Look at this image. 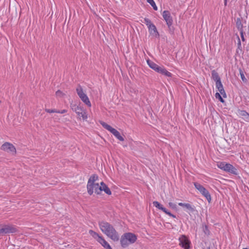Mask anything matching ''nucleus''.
Wrapping results in <instances>:
<instances>
[{
  "mask_svg": "<svg viewBox=\"0 0 249 249\" xmlns=\"http://www.w3.org/2000/svg\"><path fill=\"white\" fill-rule=\"evenodd\" d=\"M240 73L241 78L242 80L243 81H246V78L245 77V75H244L243 72L241 71H240Z\"/></svg>",
  "mask_w": 249,
  "mask_h": 249,
  "instance_id": "obj_37",
  "label": "nucleus"
},
{
  "mask_svg": "<svg viewBox=\"0 0 249 249\" xmlns=\"http://www.w3.org/2000/svg\"><path fill=\"white\" fill-rule=\"evenodd\" d=\"M99 122L104 128H106L110 132L111 130H112L113 129V127H112L110 125H108L105 122H104L102 121H100Z\"/></svg>",
  "mask_w": 249,
  "mask_h": 249,
  "instance_id": "obj_23",
  "label": "nucleus"
},
{
  "mask_svg": "<svg viewBox=\"0 0 249 249\" xmlns=\"http://www.w3.org/2000/svg\"><path fill=\"white\" fill-rule=\"evenodd\" d=\"M216 88L217 89V90L219 91L221 95L225 98L227 97L226 92L224 90L223 85L221 83V81L217 82L215 83Z\"/></svg>",
  "mask_w": 249,
  "mask_h": 249,
  "instance_id": "obj_13",
  "label": "nucleus"
},
{
  "mask_svg": "<svg viewBox=\"0 0 249 249\" xmlns=\"http://www.w3.org/2000/svg\"><path fill=\"white\" fill-rule=\"evenodd\" d=\"M0 149L14 155L16 154V149L14 145L8 142H4L1 146Z\"/></svg>",
  "mask_w": 249,
  "mask_h": 249,
  "instance_id": "obj_8",
  "label": "nucleus"
},
{
  "mask_svg": "<svg viewBox=\"0 0 249 249\" xmlns=\"http://www.w3.org/2000/svg\"><path fill=\"white\" fill-rule=\"evenodd\" d=\"M100 243L102 246L106 249H112L109 244L105 240L103 237H100Z\"/></svg>",
  "mask_w": 249,
  "mask_h": 249,
  "instance_id": "obj_18",
  "label": "nucleus"
},
{
  "mask_svg": "<svg viewBox=\"0 0 249 249\" xmlns=\"http://www.w3.org/2000/svg\"><path fill=\"white\" fill-rule=\"evenodd\" d=\"M79 111L76 112L77 114V116L79 119H82L83 120H87L88 118V114L87 112L85 111L86 110H79Z\"/></svg>",
  "mask_w": 249,
  "mask_h": 249,
  "instance_id": "obj_15",
  "label": "nucleus"
},
{
  "mask_svg": "<svg viewBox=\"0 0 249 249\" xmlns=\"http://www.w3.org/2000/svg\"><path fill=\"white\" fill-rule=\"evenodd\" d=\"M45 110L49 113L56 112V113L63 114V113L66 112V110Z\"/></svg>",
  "mask_w": 249,
  "mask_h": 249,
  "instance_id": "obj_25",
  "label": "nucleus"
},
{
  "mask_svg": "<svg viewBox=\"0 0 249 249\" xmlns=\"http://www.w3.org/2000/svg\"><path fill=\"white\" fill-rule=\"evenodd\" d=\"M99 226L101 231L112 240L118 241L119 240L118 232L110 223L104 221H99Z\"/></svg>",
  "mask_w": 249,
  "mask_h": 249,
  "instance_id": "obj_1",
  "label": "nucleus"
},
{
  "mask_svg": "<svg viewBox=\"0 0 249 249\" xmlns=\"http://www.w3.org/2000/svg\"><path fill=\"white\" fill-rule=\"evenodd\" d=\"M170 216L172 217L173 218H175L176 217V215L173 214H172V213H171V214L170 215Z\"/></svg>",
  "mask_w": 249,
  "mask_h": 249,
  "instance_id": "obj_41",
  "label": "nucleus"
},
{
  "mask_svg": "<svg viewBox=\"0 0 249 249\" xmlns=\"http://www.w3.org/2000/svg\"><path fill=\"white\" fill-rule=\"evenodd\" d=\"M178 205L183 207L184 206V205H185V203H182V202H180V203H178Z\"/></svg>",
  "mask_w": 249,
  "mask_h": 249,
  "instance_id": "obj_40",
  "label": "nucleus"
},
{
  "mask_svg": "<svg viewBox=\"0 0 249 249\" xmlns=\"http://www.w3.org/2000/svg\"><path fill=\"white\" fill-rule=\"evenodd\" d=\"M110 132L112 134H113L114 135V136L120 141H124V138L121 135L120 132L115 128H113V129L111 130Z\"/></svg>",
  "mask_w": 249,
  "mask_h": 249,
  "instance_id": "obj_17",
  "label": "nucleus"
},
{
  "mask_svg": "<svg viewBox=\"0 0 249 249\" xmlns=\"http://www.w3.org/2000/svg\"><path fill=\"white\" fill-rule=\"evenodd\" d=\"M236 26L239 31H243L242 20L240 18H237L236 20Z\"/></svg>",
  "mask_w": 249,
  "mask_h": 249,
  "instance_id": "obj_21",
  "label": "nucleus"
},
{
  "mask_svg": "<svg viewBox=\"0 0 249 249\" xmlns=\"http://www.w3.org/2000/svg\"><path fill=\"white\" fill-rule=\"evenodd\" d=\"M224 171L233 175H238L237 170L230 163H227Z\"/></svg>",
  "mask_w": 249,
  "mask_h": 249,
  "instance_id": "obj_11",
  "label": "nucleus"
},
{
  "mask_svg": "<svg viewBox=\"0 0 249 249\" xmlns=\"http://www.w3.org/2000/svg\"><path fill=\"white\" fill-rule=\"evenodd\" d=\"M194 185L195 188L199 191L202 195L206 197L208 201L210 203L211 201V196L209 191L202 185L197 182H195Z\"/></svg>",
  "mask_w": 249,
  "mask_h": 249,
  "instance_id": "obj_6",
  "label": "nucleus"
},
{
  "mask_svg": "<svg viewBox=\"0 0 249 249\" xmlns=\"http://www.w3.org/2000/svg\"><path fill=\"white\" fill-rule=\"evenodd\" d=\"M203 231L206 235H209L210 234V231L208 229V226L206 225H204L203 227Z\"/></svg>",
  "mask_w": 249,
  "mask_h": 249,
  "instance_id": "obj_29",
  "label": "nucleus"
},
{
  "mask_svg": "<svg viewBox=\"0 0 249 249\" xmlns=\"http://www.w3.org/2000/svg\"><path fill=\"white\" fill-rule=\"evenodd\" d=\"M212 78L215 82V83L221 81L218 73L215 70L212 71Z\"/></svg>",
  "mask_w": 249,
  "mask_h": 249,
  "instance_id": "obj_19",
  "label": "nucleus"
},
{
  "mask_svg": "<svg viewBox=\"0 0 249 249\" xmlns=\"http://www.w3.org/2000/svg\"><path fill=\"white\" fill-rule=\"evenodd\" d=\"M55 94L57 97L60 98H62L66 96V94L62 92L61 91L59 90H57Z\"/></svg>",
  "mask_w": 249,
  "mask_h": 249,
  "instance_id": "obj_30",
  "label": "nucleus"
},
{
  "mask_svg": "<svg viewBox=\"0 0 249 249\" xmlns=\"http://www.w3.org/2000/svg\"><path fill=\"white\" fill-rule=\"evenodd\" d=\"M227 3V0H224V4L226 5Z\"/></svg>",
  "mask_w": 249,
  "mask_h": 249,
  "instance_id": "obj_42",
  "label": "nucleus"
},
{
  "mask_svg": "<svg viewBox=\"0 0 249 249\" xmlns=\"http://www.w3.org/2000/svg\"><path fill=\"white\" fill-rule=\"evenodd\" d=\"M243 249H248V248H244Z\"/></svg>",
  "mask_w": 249,
  "mask_h": 249,
  "instance_id": "obj_43",
  "label": "nucleus"
},
{
  "mask_svg": "<svg viewBox=\"0 0 249 249\" xmlns=\"http://www.w3.org/2000/svg\"><path fill=\"white\" fill-rule=\"evenodd\" d=\"M183 207L186 208L187 209L189 210L191 212L193 213L195 211V207H192L190 204L189 203H185V205Z\"/></svg>",
  "mask_w": 249,
  "mask_h": 249,
  "instance_id": "obj_26",
  "label": "nucleus"
},
{
  "mask_svg": "<svg viewBox=\"0 0 249 249\" xmlns=\"http://www.w3.org/2000/svg\"><path fill=\"white\" fill-rule=\"evenodd\" d=\"M143 22H144L148 27L153 24L149 18H144V21H143Z\"/></svg>",
  "mask_w": 249,
  "mask_h": 249,
  "instance_id": "obj_31",
  "label": "nucleus"
},
{
  "mask_svg": "<svg viewBox=\"0 0 249 249\" xmlns=\"http://www.w3.org/2000/svg\"><path fill=\"white\" fill-rule=\"evenodd\" d=\"M147 63L149 66V67L152 69L153 70L156 71V72L165 75L167 77H171L172 73L169 71H167L163 66H159L155 62L150 60H147Z\"/></svg>",
  "mask_w": 249,
  "mask_h": 249,
  "instance_id": "obj_3",
  "label": "nucleus"
},
{
  "mask_svg": "<svg viewBox=\"0 0 249 249\" xmlns=\"http://www.w3.org/2000/svg\"><path fill=\"white\" fill-rule=\"evenodd\" d=\"M98 179V176L96 174H93L90 176L88 180L87 185V192L89 195H92L94 192V189L98 186V183L95 181Z\"/></svg>",
  "mask_w": 249,
  "mask_h": 249,
  "instance_id": "obj_4",
  "label": "nucleus"
},
{
  "mask_svg": "<svg viewBox=\"0 0 249 249\" xmlns=\"http://www.w3.org/2000/svg\"><path fill=\"white\" fill-rule=\"evenodd\" d=\"M153 204L154 206H155V207L158 208L159 209H160L161 211L165 210V208L163 207V206L158 201H154L153 202Z\"/></svg>",
  "mask_w": 249,
  "mask_h": 249,
  "instance_id": "obj_24",
  "label": "nucleus"
},
{
  "mask_svg": "<svg viewBox=\"0 0 249 249\" xmlns=\"http://www.w3.org/2000/svg\"><path fill=\"white\" fill-rule=\"evenodd\" d=\"M164 19L166 22L167 26H170L173 24V18L171 13L169 11H164L162 14Z\"/></svg>",
  "mask_w": 249,
  "mask_h": 249,
  "instance_id": "obj_10",
  "label": "nucleus"
},
{
  "mask_svg": "<svg viewBox=\"0 0 249 249\" xmlns=\"http://www.w3.org/2000/svg\"><path fill=\"white\" fill-rule=\"evenodd\" d=\"M5 233H13L18 231L17 229L14 226L10 225H4Z\"/></svg>",
  "mask_w": 249,
  "mask_h": 249,
  "instance_id": "obj_12",
  "label": "nucleus"
},
{
  "mask_svg": "<svg viewBox=\"0 0 249 249\" xmlns=\"http://www.w3.org/2000/svg\"><path fill=\"white\" fill-rule=\"evenodd\" d=\"M137 239V236L135 234L131 232L125 233L121 236V245L123 248H126L129 244L135 243Z\"/></svg>",
  "mask_w": 249,
  "mask_h": 249,
  "instance_id": "obj_2",
  "label": "nucleus"
},
{
  "mask_svg": "<svg viewBox=\"0 0 249 249\" xmlns=\"http://www.w3.org/2000/svg\"><path fill=\"white\" fill-rule=\"evenodd\" d=\"M169 206L170 207H171L173 209L176 210L177 208V205L173 202H169Z\"/></svg>",
  "mask_w": 249,
  "mask_h": 249,
  "instance_id": "obj_33",
  "label": "nucleus"
},
{
  "mask_svg": "<svg viewBox=\"0 0 249 249\" xmlns=\"http://www.w3.org/2000/svg\"><path fill=\"white\" fill-rule=\"evenodd\" d=\"M168 27L169 29V33L171 34H173L174 33V28L173 26H172V25L168 26Z\"/></svg>",
  "mask_w": 249,
  "mask_h": 249,
  "instance_id": "obj_34",
  "label": "nucleus"
},
{
  "mask_svg": "<svg viewBox=\"0 0 249 249\" xmlns=\"http://www.w3.org/2000/svg\"><path fill=\"white\" fill-rule=\"evenodd\" d=\"M240 36H241V39H242V41H245V38L244 36V31H240Z\"/></svg>",
  "mask_w": 249,
  "mask_h": 249,
  "instance_id": "obj_36",
  "label": "nucleus"
},
{
  "mask_svg": "<svg viewBox=\"0 0 249 249\" xmlns=\"http://www.w3.org/2000/svg\"><path fill=\"white\" fill-rule=\"evenodd\" d=\"M89 233L91 236H92L95 239H96L98 242L100 241V237H103L101 236H100L98 233L96 232L93 231V230H89Z\"/></svg>",
  "mask_w": 249,
  "mask_h": 249,
  "instance_id": "obj_20",
  "label": "nucleus"
},
{
  "mask_svg": "<svg viewBox=\"0 0 249 249\" xmlns=\"http://www.w3.org/2000/svg\"><path fill=\"white\" fill-rule=\"evenodd\" d=\"M148 28L150 34L155 36H159L158 32L157 31V28L154 24H152Z\"/></svg>",
  "mask_w": 249,
  "mask_h": 249,
  "instance_id": "obj_16",
  "label": "nucleus"
},
{
  "mask_svg": "<svg viewBox=\"0 0 249 249\" xmlns=\"http://www.w3.org/2000/svg\"><path fill=\"white\" fill-rule=\"evenodd\" d=\"M99 122L104 128H106L110 132L111 130H112L113 129V127H112L110 125H108L105 122H104L102 121H100Z\"/></svg>",
  "mask_w": 249,
  "mask_h": 249,
  "instance_id": "obj_22",
  "label": "nucleus"
},
{
  "mask_svg": "<svg viewBox=\"0 0 249 249\" xmlns=\"http://www.w3.org/2000/svg\"><path fill=\"white\" fill-rule=\"evenodd\" d=\"M4 224H0V232H1V236H3V235L6 234L5 227H4Z\"/></svg>",
  "mask_w": 249,
  "mask_h": 249,
  "instance_id": "obj_32",
  "label": "nucleus"
},
{
  "mask_svg": "<svg viewBox=\"0 0 249 249\" xmlns=\"http://www.w3.org/2000/svg\"><path fill=\"white\" fill-rule=\"evenodd\" d=\"M221 94H220V93L216 92L215 94V97L216 98H219L220 99V100L221 101V102H223L224 101H223L222 98L221 97Z\"/></svg>",
  "mask_w": 249,
  "mask_h": 249,
  "instance_id": "obj_35",
  "label": "nucleus"
},
{
  "mask_svg": "<svg viewBox=\"0 0 249 249\" xmlns=\"http://www.w3.org/2000/svg\"><path fill=\"white\" fill-rule=\"evenodd\" d=\"M100 184V186H99V184H98V186L96 187L94 189L95 194L97 195H100L101 194V192L104 191L107 195H111V191H110V189L104 182H101Z\"/></svg>",
  "mask_w": 249,
  "mask_h": 249,
  "instance_id": "obj_7",
  "label": "nucleus"
},
{
  "mask_svg": "<svg viewBox=\"0 0 249 249\" xmlns=\"http://www.w3.org/2000/svg\"><path fill=\"white\" fill-rule=\"evenodd\" d=\"M76 90L81 100L89 107H90L91 103L87 95L84 92L82 87L79 85L77 86Z\"/></svg>",
  "mask_w": 249,
  "mask_h": 249,
  "instance_id": "obj_5",
  "label": "nucleus"
},
{
  "mask_svg": "<svg viewBox=\"0 0 249 249\" xmlns=\"http://www.w3.org/2000/svg\"><path fill=\"white\" fill-rule=\"evenodd\" d=\"M179 245L184 249H190L191 248V242L185 235H182L179 238Z\"/></svg>",
  "mask_w": 249,
  "mask_h": 249,
  "instance_id": "obj_9",
  "label": "nucleus"
},
{
  "mask_svg": "<svg viewBox=\"0 0 249 249\" xmlns=\"http://www.w3.org/2000/svg\"><path fill=\"white\" fill-rule=\"evenodd\" d=\"M148 3H149L153 8L155 10H158V7L156 5V3L154 0H147Z\"/></svg>",
  "mask_w": 249,
  "mask_h": 249,
  "instance_id": "obj_27",
  "label": "nucleus"
},
{
  "mask_svg": "<svg viewBox=\"0 0 249 249\" xmlns=\"http://www.w3.org/2000/svg\"><path fill=\"white\" fill-rule=\"evenodd\" d=\"M238 115L242 116L245 121L249 122V113L245 110H238Z\"/></svg>",
  "mask_w": 249,
  "mask_h": 249,
  "instance_id": "obj_14",
  "label": "nucleus"
},
{
  "mask_svg": "<svg viewBox=\"0 0 249 249\" xmlns=\"http://www.w3.org/2000/svg\"><path fill=\"white\" fill-rule=\"evenodd\" d=\"M162 211L166 214H168L169 216H170V215L171 214V213L169 211H168L165 208V210H163Z\"/></svg>",
  "mask_w": 249,
  "mask_h": 249,
  "instance_id": "obj_38",
  "label": "nucleus"
},
{
  "mask_svg": "<svg viewBox=\"0 0 249 249\" xmlns=\"http://www.w3.org/2000/svg\"><path fill=\"white\" fill-rule=\"evenodd\" d=\"M227 163H226L225 162H220L217 164V166L220 169H222L224 171V169L225 168L226 165H227Z\"/></svg>",
  "mask_w": 249,
  "mask_h": 249,
  "instance_id": "obj_28",
  "label": "nucleus"
},
{
  "mask_svg": "<svg viewBox=\"0 0 249 249\" xmlns=\"http://www.w3.org/2000/svg\"><path fill=\"white\" fill-rule=\"evenodd\" d=\"M238 48L239 49H240V48L241 47V42H240L239 36H238Z\"/></svg>",
  "mask_w": 249,
  "mask_h": 249,
  "instance_id": "obj_39",
  "label": "nucleus"
}]
</instances>
